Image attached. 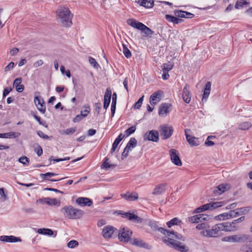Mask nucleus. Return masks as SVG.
<instances>
[{
	"label": "nucleus",
	"instance_id": "13",
	"mask_svg": "<svg viewBox=\"0 0 252 252\" xmlns=\"http://www.w3.org/2000/svg\"><path fill=\"white\" fill-rule=\"evenodd\" d=\"M34 101L37 109L42 114H44L46 111V106L44 100L40 98V96H35Z\"/></svg>",
	"mask_w": 252,
	"mask_h": 252
},
{
	"label": "nucleus",
	"instance_id": "2",
	"mask_svg": "<svg viewBox=\"0 0 252 252\" xmlns=\"http://www.w3.org/2000/svg\"><path fill=\"white\" fill-rule=\"evenodd\" d=\"M61 212L65 217L69 219H78L82 217L84 212L80 209H75L71 205L65 206L61 209Z\"/></svg>",
	"mask_w": 252,
	"mask_h": 252
},
{
	"label": "nucleus",
	"instance_id": "7",
	"mask_svg": "<svg viewBox=\"0 0 252 252\" xmlns=\"http://www.w3.org/2000/svg\"><path fill=\"white\" fill-rule=\"evenodd\" d=\"M160 134L162 139H166L171 137L173 132V128L168 125H162L159 127Z\"/></svg>",
	"mask_w": 252,
	"mask_h": 252
},
{
	"label": "nucleus",
	"instance_id": "12",
	"mask_svg": "<svg viewBox=\"0 0 252 252\" xmlns=\"http://www.w3.org/2000/svg\"><path fill=\"white\" fill-rule=\"evenodd\" d=\"M185 132L187 140L191 147L197 146L199 145V142L198 140V139L194 136H191L188 133V132H190V129H186Z\"/></svg>",
	"mask_w": 252,
	"mask_h": 252
},
{
	"label": "nucleus",
	"instance_id": "44",
	"mask_svg": "<svg viewBox=\"0 0 252 252\" xmlns=\"http://www.w3.org/2000/svg\"><path fill=\"white\" fill-rule=\"evenodd\" d=\"M136 130L135 126H131L127 129L125 132V135L126 137L128 136L131 134L134 133Z\"/></svg>",
	"mask_w": 252,
	"mask_h": 252
},
{
	"label": "nucleus",
	"instance_id": "62",
	"mask_svg": "<svg viewBox=\"0 0 252 252\" xmlns=\"http://www.w3.org/2000/svg\"><path fill=\"white\" fill-rule=\"evenodd\" d=\"M85 117L82 116L81 114H78L76 115V117L73 119V122L74 123H78L82 120Z\"/></svg>",
	"mask_w": 252,
	"mask_h": 252
},
{
	"label": "nucleus",
	"instance_id": "26",
	"mask_svg": "<svg viewBox=\"0 0 252 252\" xmlns=\"http://www.w3.org/2000/svg\"><path fill=\"white\" fill-rule=\"evenodd\" d=\"M21 78H17L15 79L13 82V86L15 87L16 90L19 93L23 92L24 90V86L21 84Z\"/></svg>",
	"mask_w": 252,
	"mask_h": 252
},
{
	"label": "nucleus",
	"instance_id": "54",
	"mask_svg": "<svg viewBox=\"0 0 252 252\" xmlns=\"http://www.w3.org/2000/svg\"><path fill=\"white\" fill-rule=\"evenodd\" d=\"M209 227V226L208 224L204 222V223H201L200 224H198L196 226V228L197 229L201 230V229H204L205 228H208Z\"/></svg>",
	"mask_w": 252,
	"mask_h": 252
},
{
	"label": "nucleus",
	"instance_id": "32",
	"mask_svg": "<svg viewBox=\"0 0 252 252\" xmlns=\"http://www.w3.org/2000/svg\"><path fill=\"white\" fill-rule=\"evenodd\" d=\"M137 140L134 137L131 138L127 143L126 148L128 150H131V148H133L136 146Z\"/></svg>",
	"mask_w": 252,
	"mask_h": 252
},
{
	"label": "nucleus",
	"instance_id": "42",
	"mask_svg": "<svg viewBox=\"0 0 252 252\" xmlns=\"http://www.w3.org/2000/svg\"><path fill=\"white\" fill-rule=\"evenodd\" d=\"M209 210V207H208V205L205 204L197 208H196L195 211L193 212L194 213H199L202 212H203L206 210Z\"/></svg>",
	"mask_w": 252,
	"mask_h": 252
},
{
	"label": "nucleus",
	"instance_id": "51",
	"mask_svg": "<svg viewBox=\"0 0 252 252\" xmlns=\"http://www.w3.org/2000/svg\"><path fill=\"white\" fill-rule=\"evenodd\" d=\"M185 11L181 10H175L174 11L175 16L180 18H185Z\"/></svg>",
	"mask_w": 252,
	"mask_h": 252
},
{
	"label": "nucleus",
	"instance_id": "21",
	"mask_svg": "<svg viewBox=\"0 0 252 252\" xmlns=\"http://www.w3.org/2000/svg\"><path fill=\"white\" fill-rule=\"evenodd\" d=\"M121 196L129 201H135L138 199V194L136 192L133 193L127 192L126 193L121 194Z\"/></svg>",
	"mask_w": 252,
	"mask_h": 252
},
{
	"label": "nucleus",
	"instance_id": "37",
	"mask_svg": "<svg viewBox=\"0 0 252 252\" xmlns=\"http://www.w3.org/2000/svg\"><path fill=\"white\" fill-rule=\"evenodd\" d=\"M209 210L215 209L222 206V202H213L207 203Z\"/></svg>",
	"mask_w": 252,
	"mask_h": 252
},
{
	"label": "nucleus",
	"instance_id": "56",
	"mask_svg": "<svg viewBox=\"0 0 252 252\" xmlns=\"http://www.w3.org/2000/svg\"><path fill=\"white\" fill-rule=\"evenodd\" d=\"M0 195L1 196L3 201L7 200L8 197L5 193L4 189L3 188H0Z\"/></svg>",
	"mask_w": 252,
	"mask_h": 252
},
{
	"label": "nucleus",
	"instance_id": "28",
	"mask_svg": "<svg viewBox=\"0 0 252 252\" xmlns=\"http://www.w3.org/2000/svg\"><path fill=\"white\" fill-rule=\"evenodd\" d=\"M211 83L210 82H207L205 85V87L204 90L203 95L202 97V101H206L208 98L211 91Z\"/></svg>",
	"mask_w": 252,
	"mask_h": 252
},
{
	"label": "nucleus",
	"instance_id": "57",
	"mask_svg": "<svg viewBox=\"0 0 252 252\" xmlns=\"http://www.w3.org/2000/svg\"><path fill=\"white\" fill-rule=\"evenodd\" d=\"M53 156H52L50 158L49 160L50 161L53 160L56 162H59V161H62L64 160H68L70 159V157H65L64 158H56V159H52Z\"/></svg>",
	"mask_w": 252,
	"mask_h": 252
},
{
	"label": "nucleus",
	"instance_id": "48",
	"mask_svg": "<svg viewBox=\"0 0 252 252\" xmlns=\"http://www.w3.org/2000/svg\"><path fill=\"white\" fill-rule=\"evenodd\" d=\"M79 245L78 242L76 240H71L67 243V247L69 248H74Z\"/></svg>",
	"mask_w": 252,
	"mask_h": 252
},
{
	"label": "nucleus",
	"instance_id": "22",
	"mask_svg": "<svg viewBox=\"0 0 252 252\" xmlns=\"http://www.w3.org/2000/svg\"><path fill=\"white\" fill-rule=\"evenodd\" d=\"M76 202L81 206H90L93 203L92 201L90 199L86 197H78L76 199Z\"/></svg>",
	"mask_w": 252,
	"mask_h": 252
},
{
	"label": "nucleus",
	"instance_id": "9",
	"mask_svg": "<svg viewBox=\"0 0 252 252\" xmlns=\"http://www.w3.org/2000/svg\"><path fill=\"white\" fill-rule=\"evenodd\" d=\"M144 139L157 142L159 140V133L157 130H150L145 133L144 136Z\"/></svg>",
	"mask_w": 252,
	"mask_h": 252
},
{
	"label": "nucleus",
	"instance_id": "39",
	"mask_svg": "<svg viewBox=\"0 0 252 252\" xmlns=\"http://www.w3.org/2000/svg\"><path fill=\"white\" fill-rule=\"evenodd\" d=\"M123 46V52L125 57L128 59L131 57V53L130 50L127 48L126 45L125 44H122Z\"/></svg>",
	"mask_w": 252,
	"mask_h": 252
},
{
	"label": "nucleus",
	"instance_id": "17",
	"mask_svg": "<svg viewBox=\"0 0 252 252\" xmlns=\"http://www.w3.org/2000/svg\"><path fill=\"white\" fill-rule=\"evenodd\" d=\"M171 106L169 103H162L160 104L158 109V114L159 116L164 117L169 112V108Z\"/></svg>",
	"mask_w": 252,
	"mask_h": 252
},
{
	"label": "nucleus",
	"instance_id": "36",
	"mask_svg": "<svg viewBox=\"0 0 252 252\" xmlns=\"http://www.w3.org/2000/svg\"><path fill=\"white\" fill-rule=\"evenodd\" d=\"M145 223L148 225L154 231H157L158 228L156 222L149 220H145Z\"/></svg>",
	"mask_w": 252,
	"mask_h": 252
},
{
	"label": "nucleus",
	"instance_id": "49",
	"mask_svg": "<svg viewBox=\"0 0 252 252\" xmlns=\"http://www.w3.org/2000/svg\"><path fill=\"white\" fill-rule=\"evenodd\" d=\"M238 209L231 210L229 213V218H234L240 215V212L238 211Z\"/></svg>",
	"mask_w": 252,
	"mask_h": 252
},
{
	"label": "nucleus",
	"instance_id": "6",
	"mask_svg": "<svg viewBox=\"0 0 252 252\" xmlns=\"http://www.w3.org/2000/svg\"><path fill=\"white\" fill-rule=\"evenodd\" d=\"M119 212L118 214L121 215L123 218H126L128 220L134 223H141L143 222V221H145V220L134 214V213L124 212L122 211H119Z\"/></svg>",
	"mask_w": 252,
	"mask_h": 252
},
{
	"label": "nucleus",
	"instance_id": "58",
	"mask_svg": "<svg viewBox=\"0 0 252 252\" xmlns=\"http://www.w3.org/2000/svg\"><path fill=\"white\" fill-rule=\"evenodd\" d=\"M19 161L23 164L26 165L29 162V158L26 157H22L19 159Z\"/></svg>",
	"mask_w": 252,
	"mask_h": 252
},
{
	"label": "nucleus",
	"instance_id": "60",
	"mask_svg": "<svg viewBox=\"0 0 252 252\" xmlns=\"http://www.w3.org/2000/svg\"><path fill=\"white\" fill-rule=\"evenodd\" d=\"M120 142L118 140H117L116 139L115 140L114 143H113L112 147L111 150V153H113L116 150V149L117 148V147L118 144L120 143Z\"/></svg>",
	"mask_w": 252,
	"mask_h": 252
},
{
	"label": "nucleus",
	"instance_id": "35",
	"mask_svg": "<svg viewBox=\"0 0 252 252\" xmlns=\"http://www.w3.org/2000/svg\"><path fill=\"white\" fill-rule=\"evenodd\" d=\"M252 126L251 123L248 122H243L239 124V129L246 130L249 129Z\"/></svg>",
	"mask_w": 252,
	"mask_h": 252
},
{
	"label": "nucleus",
	"instance_id": "38",
	"mask_svg": "<svg viewBox=\"0 0 252 252\" xmlns=\"http://www.w3.org/2000/svg\"><path fill=\"white\" fill-rule=\"evenodd\" d=\"M108 158L106 157L104 158V161L101 165V168L103 169H108L112 167H114L116 165L114 164H110L107 162Z\"/></svg>",
	"mask_w": 252,
	"mask_h": 252
},
{
	"label": "nucleus",
	"instance_id": "11",
	"mask_svg": "<svg viewBox=\"0 0 252 252\" xmlns=\"http://www.w3.org/2000/svg\"><path fill=\"white\" fill-rule=\"evenodd\" d=\"M130 243L136 247L144 248L147 250H151L152 249V246L151 245L140 239L133 238L131 240Z\"/></svg>",
	"mask_w": 252,
	"mask_h": 252
},
{
	"label": "nucleus",
	"instance_id": "1",
	"mask_svg": "<svg viewBox=\"0 0 252 252\" xmlns=\"http://www.w3.org/2000/svg\"><path fill=\"white\" fill-rule=\"evenodd\" d=\"M58 22L62 26L70 27L72 24L73 15L67 7L61 6L57 11Z\"/></svg>",
	"mask_w": 252,
	"mask_h": 252
},
{
	"label": "nucleus",
	"instance_id": "19",
	"mask_svg": "<svg viewBox=\"0 0 252 252\" xmlns=\"http://www.w3.org/2000/svg\"><path fill=\"white\" fill-rule=\"evenodd\" d=\"M114 227L111 226L104 227L102 231V235L105 239H110L112 237L114 232Z\"/></svg>",
	"mask_w": 252,
	"mask_h": 252
},
{
	"label": "nucleus",
	"instance_id": "5",
	"mask_svg": "<svg viewBox=\"0 0 252 252\" xmlns=\"http://www.w3.org/2000/svg\"><path fill=\"white\" fill-rule=\"evenodd\" d=\"M132 232L128 228H121L118 234V238L120 241L127 243L131 239Z\"/></svg>",
	"mask_w": 252,
	"mask_h": 252
},
{
	"label": "nucleus",
	"instance_id": "45",
	"mask_svg": "<svg viewBox=\"0 0 252 252\" xmlns=\"http://www.w3.org/2000/svg\"><path fill=\"white\" fill-rule=\"evenodd\" d=\"M83 108L84 109L81 110L80 114H81L85 118L90 113L91 109H90V108L89 106H84Z\"/></svg>",
	"mask_w": 252,
	"mask_h": 252
},
{
	"label": "nucleus",
	"instance_id": "33",
	"mask_svg": "<svg viewBox=\"0 0 252 252\" xmlns=\"http://www.w3.org/2000/svg\"><path fill=\"white\" fill-rule=\"evenodd\" d=\"M181 223V220H179L177 218H174L170 221L167 222L166 224L169 228H171L172 226L175 225H180Z\"/></svg>",
	"mask_w": 252,
	"mask_h": 252
},
{
	"label": "nucleus",
	"instance_id": "50",
	"mask_svg": "<svg viewBox=\"0 0 252 252\" xmlns=\"http://www.w3.org/2000/svg\"><path fill=\"white\" fill-rule=\"evenodd\" d=\"M144 95H142L134 104L135 109H140L143 101Z\"/></svg>",
	"mask_w": 252,
	"mask_h": 252
},
{
	"label": "nucleus",
	"instance_id": "8",
	"mask_svg": "<svg viewBox=\"0 0 252 252\" xmlns=\"http://www.w3.org/2000/svg\"><path fill=\"white\" fill-rule=\"evenodd\" d=\"M169 155L172 162L177 166H181L182 162L179 157V152L174 149H172L169 151Z\"/></svg>",
	"mask_w": 252,
	"mask_h": 252
},
{
	"label": "nucleus",
	"instance_id": "63",
	"mask_svg": "<svg viewBox=\"0 0 252 252\" xmlns=\"http://www.w3.org/2000/svg\"><path fill=\"white\" fill-rule=\"evenodd\" d=\"M101 109V104L100 102H97L95 104V110L97 112V115H98L100 113V111Z\"/></svg>",
	"mask_w": 252,
	"mask_h": 252
},
{
	"label": "nucleus",
	"instance_id": "46",
	"mask_svg": "<svg viewBox=\"0 0 252 252\" xmlns=\"http://www.w3.org/2000/svg\"><path fill=\"white\" fill-rule=\"evenodd\" d=\"M37 134L40 138H42L45 139L51 140L53 137L52 136H48L47 135L44 134L42 131H40V130L37 131Z\"/></svg>",
	"mask_w": 252,
	"mask_h": 252
},
{
	"label": "nucleus",
	"instance_id": "52",
	"mask_svg": "<svg viewBox=\"0 0 252 252\" xmlns=\"http://www.w3.org/2000/svg\"><path fill=\"white\" fill-rule=\"evenodd\" d=\"M89 61L90 64L93 65L94 68H97L99 66V64L96 62L95 60L92 57H89Z\"/></svg>",
	"mask_w": 252,
	"mask_h": 252
},
{
	"label": "nucleus",
	"instance_id": "25",
	"mask_svg": "<svg viewBox=\"0 0 252 252\" xmlns=\"http://www.w3.org/2000/svg\"><path fill=\"white\" fill-rule=\"evenodd\" d=\"M167 186L166 183H162L158 185L154 189L153 194L155 195H159L163 193L165 190V187Z\"/></svg>",
	"mask_w": 252,
	"mask_h": 252
},
{
	"label": "nucleus",
	"instance_id": "23",
	"mask_svg": "<svg viewBox=\"0 0 252 252\" xmlns=\"http://www.w3.org/2000/svg\"><path fill=\"white\" fill-rule=\"evenodd\" d=\"M127 23L130 26L139 30H141L143 27V24L134 19H129L127 20Z\"/></svg>",
	"mask_w": 252,
	"mask_h": 252
},
{
	"label": "nucleus",
	"instance_id": "34",
	"mask_svg": "<svg viewBox=\"0 0 252 252\" xmlns=\"http://www.w3.org/2000/svg\"><path fill=\"white\" fill-rule=\"evenodd\" d=\"M112 96V92L109 88H107L104 96V102L110 103Z\"/></svg>",
	"mask_w": 252,
	"mask_h": 252
},
{
	"label": "nucleus",
	"instance_id": "55",
	"mask_svg": "<svg viewBox=\"0 0 252 252\" xmlns=\"http://www.w3.org/2000/svg\"><path fill=\"white\" fill-rule=\"evenodd\" d=\"M76 130V128L71 127V128L66 129L64 131V133L65 134H66V135L72 134L75 132Z\"/></svg>",
	"mask_w": 252,
	"mask_h": 252
},
{
	"label": "nucleus",
	"instance_id": "47",
	"mask_svg": "<svg viewBox=\"0 0 252 252\" xmlns=\"http://www.w3.org/2000/svg\"><path fill=\"white\" fill-rule=\"evenodd\" d=\"M162 71L168 72L170 70H171L172 69L173 65L171 64L164 63L162 65Z\"/></svg>",
	"mask_w": 252,
	"mask_h": 252
},
{
	"label": "nucleus",
	"instance_id": "31",
	"mask_svg": "<svg viewBox=\"0 0 252 252\" xmlns=\"http://www.w3.org/2000/svg\"><path fill=\"white\" fill-rule=\"evenodd\" d=\"M224 223L225 231H233L236 230L238 228V226L233 225L232 222L230 223L227 222H224Z\"/></svg>",
	"mask_w": 252,
	"mask_h": 252
},
{
	"label": "nucleus",
	"instance_id": "41",
	"mask_svg": "<svg viewBox=\"0 0 252 252\" xmlns=\"http://www.w3.org/2000/svg\"><path fill=\"white\" fill-rule=\"evenodd\" d=\"M19 132H10L4 133V138H8L12 137H18L20 135Z\"/></svg>",
	"mask_w": 252,
	"mask_h": 252
},
{
	"label": "nucleus",
	"instance_id": "20",
	"mask_svg": "<svg viewBox=\"0 0 252 252\" xmlns=\"http://www.w3.org/2000/svg\"><path fill=\"white\" fill-rule=\"evenodd\" d=\"M160 93L162 91H158L153 93L150 96V102L152 105H155L160 100Z\"/></svg>",
	"mask_w": 252,
	"mask_h": 252
},
{
	"label": "nucleus",
	"instance_id": "10",
	"mask_svg": "<svg viewBox=\"0 0 252 252\" xmlns=\"http://www.w3.org/2000/svg\"><path fill=\"white\" fill-rule=\"evenodd\" d=\"M209 216L207 215L201 214L194 215L188 218V220L191 223L202 222L207 220Z\"/></svg>",
	"mask_w": 252,
	"mask_h": 252
},
{
	"label": "nucleus",
	"instance_id": "3",
	"mask_svg": "<svg viewBox=\"0 0 252 252\" xmlns=\"http://www.w3.org/2000/svg\"><path fill=\"white\" fill-rule=\"evenodd\" d=\"M162 240L167 246L180 252H188L189 250L188 246L178 240L170 238H163Z\"/></svg>",
	"mask_w": 252,
	"mask_h": 252
},
{
	"label": "nucleus",
	"instance_id": "14",
	"mask_svg": "<svg viewBox=\"0 0 252 252\" xmlns=\"http://www.w3.org/2000/svg\"><path fill=\"white\" fill-rule=\"evenodd\" d=\"M0 241L5 243H16L21 242L22 239L20 237H15L13 235H2L0 236Z\"/></svg>",
	"mask_w": 252,
	"mask_h": 252
},
{
	"label": "nucleus",
	"instance_id": "64",
	"mask_svg": "<svg viewBox=\"0 0 252 252\" xmlns=\"http://www.w3.org/2000/svg\"><path fill=\"white\" fill-rule=\"evenodd\" d=\"M129 151V150H128L127 149H126V148L125 147L124 152L122 154V159H124L125 158H126L128 156Z\"/></svg>",
	"mask_w": 252,
	"mask_h": 252
},
{
	"label": "nucleus",
	"instance_id": "59",
	"mask_svg": "<svg viewBox=\"0 0 252 252\" xmlns=\"http://www.w3.org/2000/svg\"><path fill=\"white\" fill-rule=\"evenodd\" d=\"M238 211L240 212V215L245 214L247 213L250 210V207H244L238 209Z\"/></svg>",
	"mask_w": 252,
	"mask_h": 252
},
{
	"label": "nucleus",
	"instance_id": "30",
	"mask_svg": "<svg viewBox=\"0 0 252 252\" xmlns=\"http://www.w3.org/2000/svg\"><path fill=\"white\" fill-rule=\"evenodd\" d=\"M57 174L53 172H47L45 174L41 173L40 174V177L44 180H48L51 182H56L58 181L56 179H50L49 178L57 175Z\"/></svg>",
	"mask_w": 252,
	"mask_h": 252
},
{
	"label": "nucleus",
	"instance_id": "15",
	"mask_svg": "<svg viewBox=\"0 0 252 252\" xmlns=\"http://www.w3.org/2000/svg\"><path fill=\"white\" fill-rule=\"evenodd\" d=\"M38 201H39L41 203H46L50 206L55 205L57 206H59L61 204L60 201L57 200V199H52L48 197L39 199Z\"/></svg>",
	"mask_w": 252,
	"mask_h": 252
},
{
	"label": "nucleus",
	"instance_id": "29",
	"mask_svg": "<svg viewBox=\"0 0 252 252\" xmlns=\"http://www.w3.org/2000/svg\"><path fill=\"white\" fill-rule=\"evenodd\" d=\"M165 18L167 21L170 22H172L174 24H178L183 21V20L177 18L176 16H172L170 15H166Z\"/></svg>",
	"mask_w": 252,
	"mask_h": 252
},
{
	"label": "nucleus",
	"instance_id": "40",
	"mask_svg": "<svg viewBox=\"0 0 252 252\" xmlns=\"http://www.w3.org/2000/svg\"><path fill=\"white\" fill-rule=\"evenodd\" d=\"M143 27L141 31L144 32L147 36H151L154 32L153 31L144 24L143 25Z\"/></svg>",
	"mask_w": 252,
	"mask_h": 252
},
{
	"label": "nucleus",
	"instance_id": "27",
	"mask_svg": "<svg viewBox=\"0 0 252 252\" xmlns=\"http://www.w3.org/2000/svg\"><path fill=\"white\" fill-rule=\"evenodd\" d=\"M136 2L146 8H152L154 5L153 0H136Z\"/></svg>",
	"mask_w": 252,
	"mask_h": 252
},
{
	"label": "nucleus",
	"instance_id": "53",
	"mask_svg": "<svg viewBox=\"0 0 252 252\" xmlns=\"http://www.w3.org/2000/svg\"><path fill=\"white\" fill-rule=\"evenodd\" d=\"M32 116H33L34 119L37 121L39 125L45 126L46 127L48 126L47 125H45V122H43L41 121V118L39 116H37L36 114H33Z\"/></svg>",
	"mask_w": 252,
	"mask_h": 252
},
{
	"label": "nucleus",
	"instance_id": "43",
	"mask_svg": "<svg viewBox=\"0 0 252 252\" xmlns=\"http://www.w3.org/2000/svg\"><path fill=\"white\" fill-rule=\"evenodd\" d=\"M248 2L246 0H238L235 5V8L239 9L242 7L243 5L248 4Z\"/></svg>",
	"mask_w": 252,
	"mask_h": 252
},
{
	"label": "nucleus",
	"instance_id": "16",
	"mask_svg": "<svg viewBox=\"0 0 252 252\" xmlns=\"http://www.w3.org/2000/svg\"><path fill=\"white\" fill-rule=\"evenodd\" d=\"M191 94L189 90V86L188 84H186L183 89L182 98L186 103H189L191 100Z\"/></svg>",
	"mask_w": 252,
	"mask_h": 252
},
{
	"label": "nucleus",
	"instance_id": "4",
	"mask_svg": "<svg viewBox=\"0 0 252 252\" xmlns=\"http://www.w3.org/2000/svg\"><path fill=\"white\" fill-rule=\"evenodd\" d=\"M248 240V236L245 234H237L225 236L221 238L222 242L230 243L245 242Z\"/></svg>",
	"mask_w": 252,
	"mask_h": 252
},
{
	"label": "nucleus",
	"instance_id": "61",
	"mask_svg": "<svg viewBox=\"0 0 252 252\" xmlns=\"http://www.w3.org/2000/svg\"><path fill=\"white\" fill-rule=\"evenodd\" d=\"M34 151L39 157L41 156L43 153L42 148L40 146H38L37 148H35Z\"/></svg>",
	"mask_w": 252,
	"mask_h": 252
},
{
	"label": "nucleus",
	"instance_id": "24",
	"mask_svg": "<svg viewBox=\"0 0 252 252\" xmlns=\"http://www.w3.org/2000/svg\"><path fill=\"white\" fill-rule=\"evenodd\" d=\"M229 187L228 184H220L217 187L216 189L214 190V193L216 195H220L229 189Z\"/></svg>",
	"mask_w": 252,
	"mask_h": 252
},
{
	"label": "nucleus",
	"instance_id": "18",
	"mask_svg": "<svg viewBox=\"0 0 252 252\" xmlns=\"http://www.w3.org/2000/svg\"><path fill=\"white\" fill-rule=\"evenodd\" d=\"M219 231L217 225H215L212 227L211 229L203 230L201 233L204 236L214 237H216V235L217 234Z\"/></svg>",
	"mask_w": 252,
	"mask_h": 252
}]
</instances>
